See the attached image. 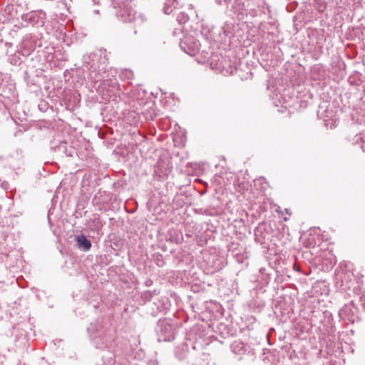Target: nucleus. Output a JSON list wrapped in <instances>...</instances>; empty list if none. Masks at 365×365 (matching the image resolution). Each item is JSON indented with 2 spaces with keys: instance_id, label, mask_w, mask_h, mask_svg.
<instances>
[{
  "instance_id": "f3484780",
  "label": "nucleus",
  "mask_w": 365,
  "mask_h": 365,
  "mask_svg": "<svg viewBox=\"0 0 365 365\" xmlns=\"http://www.w3.org/2000/svg\"><path fill=\"white\" fill-rule=\"evenodd\" d=\"M120 76L123 80L130 81L133 78L134 75H133V73L132 71L128 70V69H125L121 71Z\"/></svg>"
},
{
  "instance_id": "7ed1b4c3",
  "label": "nucleus",
  "mask_w": 365,
  "mask_h": 365,
  "mask_svg": "<svg viewBox=\"0 0 365 365\" xmlns=\"http://www.w3.org/2000/svg\"><path fill=\"white\" fill-rule=\"evenodd\" d=\"M156 331L159 341H169L174 339V327L168 319H160Z\"/></svg>"
},
{
  "instance_id": "9d476101",
  "label": "nucleus",
  "mask_w": 365,
  "mask_h": 365,
  "mask_svg": "<svg viewBox=\"0 0 365 365\" xmlns=\"http://www.w3.org/2000/svg\"><path fill=\"white\" fill-rule=\"evenodd\" d=\"M194 14H195L197 21H204V19H200L198 14H197L196 11H193L192 9H190L188 13L180 12L177 16V21L178 23H187L189 21H195V19L190 18V16H193Z\"/></svg>"
},
{
  "instance_id": "aec40b11",
  "label": "nucleus",
  "mask_w": 365,
  "mask_h": 365,
  "mask_svg": "<svg viewBox=\"0 0 365 365\" xmlns=\"http://www.w3.org/2000/svg\"><path fill=\"white\" fill-rule=\"evenodd\" d=\"M115 8H121L122 5L125 4L128 0H110Z\"/></svg>"
},
{
  "instance_id": "5701e85b",
  "label": "nucleus",
  "mask_w": 365,
  "mask_h": 365,
  "mask_svg": "<svg viewBox=\"0 0 365 365\" xmlns=\"http://www.w3.org/2000/svg\"><path fill=\"white\" fill-rule=\"evenodd\" d=\"M102 192H99L97 195H95L93 201H96L98 199V195H101Z\"/></svg>"
},
{
  "instance_id": "423d86ee",
  "label": "nucleus",
  "mask_w": 365,
  "mask_h": 365,
  "mask_svg": "<svg viewBox=\"0 0 365 365\" xmlns=\"http://www.w3.org/2000/svg\"><path fill=\"white\" fill-rule=\"evenodd\" d=\"M21 16L22 14L18 13L14 5H7L5 9L0 12V22L14 23L19 21Z\"/></svg>"
},
{
  "instance_id": "9b49d317",
  "label": "nucleus",
  "mask_w": 365,
  "mask_h": 365,
  "mask_svg": "<svg viewBox=\"0 0 365 365\" xmlns=\"http://www.w3.org/2000/svg\"><path fill=\"white\" fill-rule=\"evenodd\" d=\"M78 248L83 252H88L91 247V242L84 235H77L76 237Z\"/></svg>"
},
{
  "instance_id": "6e6552de",
  "label": "nucleus",
  "mask_w": 365,
  "mask_h": 365,
  "mask_svg": "<svg viewBox=\"0 0 365 365\" xmlns=\"http://www.w3.org/2000/svg\"><path fill=\"white\" fill-rule=\"evenodd\" d=\"M356 309L352 305H345L339 312V316L341 319L354 323L356 319L355 314Z\"/></svg>"
},
{
  "instance_id": "2eb2a0df",
  "label": "nucleus",
  "mask_w": 365,
  "mask_h": 365,
  "mask_svg": "<svg viewBox=\"0 0 365 365\" xmlns=\"http://www.w3.org/2000/svg\"><path fill=\"white\" fill-rule=\"evenodd\" d=\"M176 0H166L163 7V11L165 14H170L173 11V5Z\"/></svg>"
},
{
  "instance_id": "6ab92c4d",
  "label": "nucleus",
  "mask_w": 365,
  "mask_h": 365,
  "mask_svg": "<svg viewBox=\"0 0 365 365\" xmlns=\"http://www.w3.org/2000/svg\"><path fill=\"white\" fill-rule=\"evenodd\" d=\"M356 143L359 144L362 150L365 152V133L357 137Z\"/></svg>"
},
{
  "instance_id": "b1692460",
  "label": "nucleus",
  "mask_w": 365,
  "mask_h": 365,
  "mask_svg": "<svg viewBox=\"0 0 365 365\" xmlns=\"http://www.w3.org/2000/svg\"><path fill=\"white\" fill-rule=\"evenodd\" d=\"M161 173H162V174H163V175H166V174H167V170H165V172L162 171Z\"/></svg>"
},
{
  "instance_id": "20e7f679",
  "label": "nucleus",
  "mask_w": 365,
  "mask_h": 365,
  "mask_svg": "<svg viewBox=\"0 0 365 365\" xmlns=\"http://www.w3.org/2000/svg\"><path fill=\"white\" fill-rule=\"evenodd\" d=\"M130 2L128 1L120 8L121 19L119 21H122L124 23H139L145 21V19L140 14H138L133 8L128 6Z\"/></svg>"
},
{
  "instance_id": "4be33fe9",
  "label": "nucleus",
  "mask_w": 365,
  "mask_h": 365,
  "mask_svg": "<svg viewBox=\"0 0 365 365\" xmlns=\"http://www.w3.org/2000/svg\"><path fill=\"white\" fill-rule=\"evenodd\" d=\"M325 8H326V6H325V4H323L320 5L319 10L322 11H324V9Z\"/></svg>"
},
{
  "instance_id": "39448f33",
  "label": "nucleus",
  "mask_w": 365,
  "mask_h": 365,
  "mask_svg": "<svg viewBox=\"0 0 365 365\" xmlns=\"http://www.w3.org/2000/svg\"><path fill=\"white\" fill-rule=\"evenodd\" d=\"M130 2L128 1L120 8L121 19L119 21H122L124 23H139L145 21V19L140 14H138L133 8L128 6Z\"/></svg>"
},
{
  "instance_id": "0eeeda50",
  "label": "nucleus",
  "mask_w": 365,
  "mask_h": 365,
  "mask_svg": "<svg viewBox=\"0 0 365 365\" xmlns=\"http://www.w3.org/2000/svg\"><path fill=\"white\" fill-rule=\"evenodd\" d=\"M217 5H222L223 3L225 4H232V11L236 14L237 21H242L244 16L246 14V9H245V3L242 0H215Z\"/></svg>"
},
{
  "instance_id": "dca6fc26",
  "label": "nucleus",
  "mask_w": 365,
  "mask_h": 365,
  "mask_svg": "<svg viewBox=\"0 0 365 365\" xmlns=\"http://www.w3.org/2000/svg\"><path fill=\"white\" fill-rule=\"evenodd\" d=\"M68 14H63L61 13L59 16H57L58 17V21H67V23H73V19L71 16V12L67 10Z\"/></svg>"
},
{
  "instance_id": "f03ea898",
  "label": "nucleus",
  "mask_w": 365,
  "mask_h": 365,
  "mask_svg": "<svg viewBox=\"0 0 365 365\" xmlns=\"http://www.w3.org/2000/svg\"><path fill=\"white\" fill-rule=\"evenodd\" d=\"M102 326L100 323H91L88 327V332L92 339V343L96 349H106L109 347L113 339L111 336L101 331Z\"/></svg>"
},
{
  "instance_id": "ddd939ff",
  "label": "nucleus",
  "mask_w": 365,
  "mask_h": 365,
  "mask_svg": "<svg viewBox=\"0 0 365 365\" xmlns=\"http://www.w3.org/2000/svg\"><path fill=\"white\" fill-rule=\"evenodd\" d=\"M255 6H257L259 11H261L264 6V0H247V7L250 8L251 11H254V15L257 14V11L255 9Z\"/></svg>"
},
{
  "instance_id": "1a4fd4ad",
  "label": "nucleus",
  "mask_w": 365,
  "mask_h": 365,
  "mask_svg": "<svg viewBox=\"0 0 365 365\" xmlns=\"http://www.w3.org/2000/svg\"><path fill=\"white\" fill-rule=\"evenodd\" d=\"M21 19L27 23H43L46 20V13L41 10L32 11L25 15L22 14Z\"/></svg>"
},
{
  "instance_id": "393cba45",
  "label": "nucleus",
  "mask_w": 365,
  "mask_h": 365,
  "mask_svg": "<svg viewBox=\"0 0 365 365\" xmlns=\"http://www.w3.org/2000/svg\"><path fill=\"white\" fill-rule=\"evenodd\" d=\"M158 168H159V167H160V163H158Z\"/></svg>"
},
{
  "instance_id": "f8f14e48",
  "label": "nucleus",
  "mask_w": 365,
  "mask_h": 365,
  "mask_svg": "<svg viewBox=\"0 0 365 365\" xmlns=\"http://www.w3.org/2000/svg\"><path fill=\"white\" fill-rule=\"evenodd\" d=\"M231 350L237 355H242L245 354L247 350V346L242 341H235L230 346Z\"/></svg>"
},
{
  "instance_id": "4468645a",
  "label": "nucleus",
  "mask_w": 365,
  "mask_h": 365,
  "mask_svg": "<svg viewBox=\"0 0 365 365\" xmlns=\"http://www.w3.org/2000/svg\"><path fill=\"white\" fill-rule=\"evenodd\" d=\"M103 224L99 217H95L90 224V227L96 231H99L103 227Z\"/></svg>"
},
{
  "instance_id": "412c9836",
  "label": "nucleus",
  "mask_w": 365,
  "mask_h": 365,
  "mask_svg": "<svg viewBox=\"0 0 365 365\" xmlns=\"http://www.w3.org/2000/svg\"><path fill=\"white\" fill-rule=\"evenodd\" d=\"M143 297L146 299H150L152 297H153V294H152V292H146L143 294Z\"/></svg>"
},
{
  "instance_id": "f257e3e1",
  "label": "nucleus",
  "mask_w": 365,
  "mask_h": 365,
  "mask_svg": "<svg viewBox=\"0 0 365 365\" xmlns=\"http://www.w3.org/2000/svg\"><path fill=\"white\" fill-rule=\"evenodd\" d=\"M83 63V69L89 71L88 78L96 90H106L108 93H115L118 89V84L115 78H108L106 50L100 49L96 53L84 55Z\"/></svg>"
},
{
  "instance_id": "a211bd4d",
  "label": "nucleus",
  "mask_w": 365,
  "mask_h": 365,
  "mask_svg": "<svg viewBox=\"0 0 365 365\" xmlns=\"http://www.w3.org/2000/svg\"><path fill=\"white\" fill-rule=\"evenodd\" d=\"M187 45V41H184L182 42L181 43V48H183L185 50V51L190 54V55H193V53L197 51L198 50V44L197 43H194L193 46H192L190 47V48H189V51H186L185 50V48L184 47V46Z\"/></svg>"
}]
</instances>
